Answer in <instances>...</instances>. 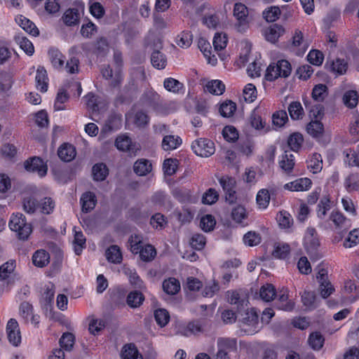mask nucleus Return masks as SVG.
I'll list each match as a JSON object with an SVG mask.
<instances>
[{"label":"nucleus","instance_id":"1","mask_svg":"<svg viewBox=\"0 0 359 359\" xmlns=\"http://www.w3.org/2000/svg\"><path fill=\"white\" fill-rule=\"evenodd\" d=\"M113 61L116 66L114 71L109 65L104 67L101 69L102 77L105 80H110L109 86L112 88H119L123 81V75L122 74V67L123 65L122 53L116 50L114 52Z\"/></svg>","mask_w":359,"mask_h":359},{"label":"nucleus","instance_id":"2","mask_svg":"<svg viewBox=\"0 0 359 359\" xmlns=\"http://www.w3.org/2000/svg\"><path fill=\"white\" fill-rule=\"evenodd\" d=\"M9 228L11 231L16 233L19 240H28L30 234L32 233V226L27 223L25 216L22 213H13L8 222Z\"/></svg>","mask_w":359,"mask_h":359},{"label":"nucleus","instance_id":"3","mask_svg":"<svg viewBox=\"0 0 359 359\" xmlns=\"http://www.w3.org/2000/svg\"><path fill=\"white\" fill-rule=\"evenodd\" d=\"M292 72V66L287 60H280L276 63H271L266 69L264 79L270 82L279 77L287 78Z\"/></svg>","mask_w":359,"mask_h":359},{"label":"nucleus","instance_id":"4","mask_svg":"<svg viewBox=\"0 0 359 359\" xmlns=\"http://www.w3.org/2000/svg\"><path fill=\"white\" fill-rule=\"evenodd\" d=\"M218 182L224 193L226 201L229 204L236 203L238 196L235 178L229 175H223L218 178Z\"/></svg>","mask_w":359,"mask_h":359},{"label":"nucleus","instance_id":"5","mask_svg":"<svg viewBox=\"0 0 359 359\" xmlns=\"http://www.w3.org/2000/svg\"><path fill=\"white\" fill-rule=\"evenodd\" d=\"M329 221L333 224L334 229L336 231L339 232V238L335 236L334 239V241L338 242L342 238V235L341 233L346 231L350 227V220L339 210H333L329 217Z\"/></svg>","mask_w":359,"mask_h":359},{"label":"nucleus","instance_id":"6","mask_svg":"<svg viewBox=\"0 0 359 359\" xmlns=\"http://www.w3.org/2000/svg\"><path fill=\"white\" fill-rule=\"evenodd\" d=\"M216 359H230V354L237 351L236 339L219 338L217 341Z\"/></svg>","mask_w":359,"mask_h":359},{"label":"nucleus","instance_id":"7","mask_svg":"<svg viewBox=\"0 0 359 359\" xmlns=\"http://www.w3.org/2000/svg\"><path fill=\"white\" fill-rule=\"evenodd\" d=\"M24 168L26 171L36 173L40 177H45L48 172L47 163L39 156L28 158L24 162Z\"/></svg>","mask_w":359,"mask_h":359},{"label":"nucleus","instance_id":"8","mask_svg":"<svg viewBox=\"0 0 359 359\" xmlns=\"http://www.w3.org/2000/svg\"><path fill=\"white\" fill-rule=\"evenodd\" d=\"M193 151L199 156L209 157L215 151L214 142L208 138H199L191 144Z\"/></svg>","mask_w":359,"mask_h":359},{"label":"nucleus","instance_id":"9","mask_svg":"<svg viewBox=\"0 0 359 359\" xmlns=\"http://www.w3.org/2000/svg\"><path fill=\"white\" fill-rule=\"evenodd\" d=\"M204 320L196 319L186 324L180 325L177 327V332L187 337L191 335H197L204 332Z\"/></svg>","mask_w":359,"mask_h":359},{"label":"nucleus","instance_id":"10","mask_svg":"<svg viewBox=\"0 0 359 359\" xmlns=\"http://www.w3.org/2000/svg\"><path fill=\"white\" fill-rule=\"evenodd\" d=\"M316 278L319 283V290L321 297L324 299L327 298L334 292V288L328 280L327 269L324 268L319 269Z\"/></svg>","mask_w":359,"mask_h":359},{"label":"nucleus","instance_id":"11","mask_svg":"<svg viewBox=\"0 0 359 359\" xmlns=\"http://www.w3.org/2000/svg\"><path fill=\"white\" fill-rule=\"evenodd\" d=\"M114 145L121 151L135 154L139 149L128 133L118 135L115 139Z\"/></svg>","mask_w":359,"mask_h":359},{"label":"nucleus","instance_id":"12","mask_svg":"<svg viewBox=\"0 0 359 359\" xmlns=\"http://www.w3.org/2000/svg\"><path fill=\"white\" fill-rule=\"evenodd\" d=\"M6 333L9 342L14 346L21 344V333L19 324L15 318H11L6 325Z\"/></svg>","mask_w":359,"mask_h":359},{"label":"nucleus","instance_id":"13","mask_svg":"<svg viewBox=\"0 0 359 359\" xmlns=\"http://www.w3.org/2000/svg\"><path fill=\"white\" fill-rule=\"evenodd\" d=\"M304 245L308 253H313L319 248L320 241L314 228L309 227L307 229L304 238Z\"/></svg>","mask_w":359,"mask_h":359},{"label":"nucleus","instance_id":"14","mask_svg":"<svg viewBox=\"0 0 359 359\" xmlns=\"http://www.w3.org/2000/svg\"><path fill=\"white\" fill-rule=\"evenodd\" d=\"M74 240L72 241L73 250L75 255L79 256L86 248V238L79 228H73Z\"/></svg>","mask_w":359,"mask_h":359},{"label":"nucleus","instance_id":"15","mask_svg":"<svg viewBox=\"0 0 359 359\" xmlns=\"http://www.w3.org/2000/svg\"><path fill=\"white\" fill-rule=\"evenodd\" d=\"M312 185V181L308 177H302L288 182L284 188L292 191H304L309 190Z\"/></svg>","mask_w":359,"mask_h":359},{"label":"nucleus","instance_id":"16","mask_svg":"<svg viewBox=\"0 0 359 359\" xmlns=\"http://www.w3.org/2000/svg\"><path fill=\"white\" fill-rule=\"evenodd\" d=\"M248 8L242 3H236L233 6V15L238 21V26H245L248 24Z\"/></svg>","mask_w":359,"mask_h":359},{"label":"nucleus","instance_id":"17","mask_svg":"<svg viewBox=\"0 0 359 359\" xmlns=\"http://www.w3.org/2000/svg\"><path fill=\"white\" fill-rule=\"evenodd\" d=\"M80 203L82 212L86 213L90 212L96 205L97 197L93 192L86 191L80 198Z\"/></svg>","mask_w":359,"mask_h":359},{"label":"nucleus","instance_id":"18","mask_svg":"<svg viewBox=\"0 0 359 359\" xmlns=\"http://www.w3.org/2000/svg\"><path fill=\"white\" fill-rule=\"evenodd\" d=\"M284 32L285 29L281 25L273 24L264 30L263 35L267 41L274 43Z\"/></svg>","mask_w":359,"mask_h":359},{"label":"nucleus","instance_id":"19","mask_svg":"<svg viewBox=\"0 0 359 359\" xmlns=\"http://www.w3.org/2000/svg\"><path fill=\"white\" fill-rule=\"evenodd\" d=\"M276 189L275 187H270L269 190L266 189H260L256 196L257 204L260 209H266L270 202L271 194L273 195L276 194Z\"/></svg>","mask_w":359,"mask_h":359},{"label":"nucleus","instance_id":"20","mask_svg":"<svg viewBox=\"0 0 359 359\" xmlns=\"http://www.w3.org/2000/svg\"><path fill=\"white\" fill-rule=\"evenodd\" d=\"M76 154V148L69 143H63L57 150L58 157L65 162L72 161Z\"/></svg>","mask_w":359,"mask_h":359},{"label":"nucleus","instance_id":"21","mask_svg":"<svg viewBox=\"0 0 359 359\" xmlns=\"http://www.w3.org/2000/svg\"><path fill=\"white\" fill-rule=\"evenodd\" d=\"M159 95L154 90L145 91L141 98L140 102L146 107L156 109L158 104Z\"/></svg>","mask_w":359,"mask_h":359},{"label":"nucleus","instance_id":"22","mask_svg":"<svg viewBox=\"0 0 359 359\" xmlns=\"http://www.w3.org/2000/svg\"><path fill=\"white\" fill-rule=\"evenodd\" d=\"M35 80L37 89L41 93H46L48 88V78L47 72L43 67H39L37 69Z\"/></svg>","mask_w":359,"mask_h":359},{"label":"nucleus","instance_id":"23","mask_svg":"<svg viewBox=\"0 0 359 359\" xmlns=\"http://www.w3.org/2000/svg\"><path fill=\"white\" fill-rule=\"evenodd\" d=\"M32 264L39 268H43L47 266L50 262V255L43 249L35 251L32 257Z\"/></svg>","mask_w":359,"mask_h":359},{"label":"nucleus","instance_id":"24","mask_svg":"<svg viewBox=\"0 0 359 359\" xmlns=\"http://www.w3.org/2000/svg\"><path fill=\"white\" fill-rule=\"evenodd\" d=\"M48 55L53 67L60 69L64 67L65 56L56 48H50Z\"/></svg>","mask_w":359,"mask_h":359},{"label":"nucleus","instance_id":"25","mask_svg":"<svg viewBox=\"0 0 359 359\" xmlns=\"http://www.w3.org/2000/svg\"><path fill=\"white\" fill-rule=\"evenodd\" d=\"M280 168L287 174H290L294 166V156L292 154H289L287 151L282 154L279 160Z\"/></svg>","mask_w":359,"mask_h":359},{"label":"nucleus","instance_id":"26","mask_svg":"<svg viewBox=\"0 0 359 359\" xmlns=\"http://www.w3.org/2000/svg\"><path fill=\"white\" fill-rule=\"evenodd\" d=\"M152 170V165L150 161L145 158L137 160L133 165V170L139 176H145Z\"/></svg>","mask_w":359,"mask_h":359},{"label":"nucleus","instance_id":"27","mask_svg":"<svg viewBox=\"0 0 359 359\" xmlns=\"http://www.w3.org/2000/svg\"><path fill=\"white\" fill-rule=\"evenodd\" d=\"M19 25L28 34L33 36H37L39 35V30L35 25V24L29 19L20 15L16 19Z\"/></svg>","mask_w":359,"mask_h":359},{"label":"nucleus","instance_id":"28","mask_svg":"<svg viewBox=\"0 0 359 359\" xmlns=\"http://www.w3.org/2000/svg\"><path fill=\"white\" fill-rule=\"evenodd\" d=\"M251 126L257 130H264L265 133L270 130L269 126H266V121L263 120L261 115L256 110H254L250 116Z\"/></svg>","mask_w":359,"mask_h":359},{"label":"nucleus","instance_id":"29","mask_svg":"<svg viewBox=\"0 0 359 359\" xmlns=\"http://www.w3.org/2000/svg\"><path fill=\"white\" fill-rule=\"evenodd\" d=\"M93 177L95 181H104L109 175V169L104 163H95L92 168Z\"/></svg>","mask_w":359,"mask_h":359},{"label":"nucleus","instance_id":"30","mask_svg":"<svg viewBox=\"0 0 359 359\" xmlns=\"http://www.w3.org/2000/svg\"><path fill=\"white\" fill-rule=\"evenodd\" d=\"M328 95V88L325 84L318 83L312 89L311 97L317 102H323Z\"/></svg>","mask_w":359,"mask_h":359},{"label":"nucleus","instance_id":"31","mask_svg":"<svg viewBox=\"0 0 359 359\" xmlns=\"http://www.w3.org/2000/svg\"><path fill=\"white\" fill-rule=\"evenodd\" d=\"M272 126L274 130L281 128L288 121L287 114L285 110H278L273 113L271 116Z\"/></svg>","mask_w":359,"mask_h":359},{"label":"nucleus","instance_id":"32","mask_svg":"<svg viewBox=\"0 0 359 359\" xmlns=\"http://www.w3.org/2000/svg\"><path fill=\"white\" fill-rule=\"evenodd\" d=\"M182 143V140L179 136L165 135L162 140V148L165 151L173 150L178 148Z\"/></svg>","mask_w":359,"mask_h":359},{"label":"nucleus","instance_id":"33","mask_svg":"<svg viewBox=\"0 0 359 359\" xmlns=\"http://www.w3.org/2000/svg\"><path fill=\"white\" fill-rule=\"evenodd\" d=\"M162 287L166 294L174 295L180 290V283L177 278L170 277L163 280Z\"/></svg>","mask_w":359,"mask_h":359},{"label":"nucleus","instance_id":"34","mask_svg":"<svg viewBox=\"0 0 359 359\" xmlns=\"http://www.w3.org/2000/svg\"><path fill=\"white\" fill-rule=\"evenodd\" d=\"M121 357L123 359H143L136 346L132 343L123 346Z\"/></svg>","mask_w":359,"mask_h":359},{"label":"nucleus","instance_id":"35","mask_svg":"<svg viewBox=\"0 0 359 359\" xmlns=\"http://www.w3.org/2000/svg\"><path fill=\"white\" fill-rule=\"evenodd\" d=\"M105 255L108 262L114 264H119L123 259L120 248L116 245L109 246L106 250Z\"/></svg>","mask_w":359,"mask_h":359},{"label":"nucleus","instance_id":"36","mask_svg":"<svg viewBox=\"0 0 359 359\" xmlns=\"http://www.w3.org/2000/svg\"><path fill=\"white\" fill-rule=\"evenodd\" d=\"M303 142L304 137L298 132L290 134L287 138V145L290 150L294 152H298L301 149Z\"/></svg>","mask_w":359,"mask_h":359},{"label":"nucleus","instance_id":"37","mask_svg":"<svg viewBox=\"0 0 359 359\" xmlns=\"http://www.w3.org/2000/svg\"><path fill=\"white\" fill-rule=\"evenodd\" d=\"M205 90L212 95H220L225 91V85L220 80H212L206 83Z\"/></svg>","mask_w":359,"mask_h":359},{"label":"nucleus","instance_id":"38","mask_svg":"<svg viewBox=\"0 0 359 359\" xmlns=\"http://www.w3.org/2000/svg\"><path fill=\"white\" fill-rule=\"evenodd\" d=\"M151 63L157 69H163L167 65V57L159 50H154L151 55Z\"/></svg>","mask_w":359,"mask_h":359},{"label":"nucleus","instance_id":"39","mask_svg":"<svg viewBox=\"0 0 359 359\" xmlns=\"http://www.w3.org/2000/svg\"><path fill=\"white\" fill-rule=\"evenodd\" d=\"M144 300V296L140 291L130 292L126 298V303L130 308H137L140 306Z\"/></svg>","mask_w":359,"mask_h":359},{"label":"nucleus","instance_id":"40","mask_svg":"<svg viewBox=\"0 0 359 359\" xmlns=\"http://www.w3.org/2000/svg\"><path fill=\"white\" fill-rule=\"evenodd\" d=\"M331 209V201L329 196H323L317 205V216L323 219L325 217L327 212Z\"/></svg>","mask_w":359,"mask_h":359},{"label":"nucleus","instance_id":"41","mask_svg":"<svg viewBox=\"0 0 359 359\" xmlns=\"http://www.w3.org/2000/svg\"><path fill=\"white\" fill-rule=\"evenodd\" d=\"M345 155L344 161L350 166L359 167V144L357 147L356 151L353 149L349 148L344 151Z\"/></svg>","mask_w":359,"mask_h":359},{"label":"nucleus","instance_id":"42","mask_svg":"<svg viewBox=\"0 0 359 359\" xmlns=\"http://www.w3.org/2000/svg\"><path fill=\"white\" fill-rule=\"evenodd\" d=\"M288 112L292 120L302 119L304 116V109L298 101L292 102L288 106Z\"/></svg>","mask_w":359,"mask_h":359},{"label":"nucleus","instance_id":"43","mask_svg":"<svg viewBox=\"0 0 359 359\" xmlns=\"http://www.w3.org/2000/svg\"><path fill=\"white\" fill-rule=\"evenodd\" d=\"M276 295V290L271 283H266L261 287L259 296L261 299L266 302L272 301Z\"/></svg>","mask_w":359,"mask_h":359},{"label":"nucleus","instance_id":"44","mask_svg":"<svg viewBox=\"0 0 359 359\" xmlns=\"http://www.w3.org/2000/svg\"><path fill=\"white\" fill-rule=\"evenodd\" d=\"M242 321L244 324L255 327L259 322V313L255 308H251L247 310L243 317Z\"/></svg>","mask_w":359,"mask_h":359},{"label":"nucleus","instance_id":"45","mask_svg":"<svg viewBox=\"0 0 359 359\" xmlns=\"http://www.w3.org/2000/svg\"><path fill=\"white\" fill-rule=\"evenodd\" d=\"M236 110V104L231 100H225L219 107V112L223 117L229 118L233 115Z\"/></svg>","mask_w":359,"mask_h":359},{"label":"nucleus","instance_id":"46","mask_svg":"<svg viewBox=\"0 0 359 359\" xmlns=\"http://www.w3.org/2000/svg\"><path fill=\"white\" fill-rule=\"evenodd\" d=\"M140 255V259L144 262L151 261L156 255V250L155 248L150 244L143 245L140 248V252H137Z\"/></svg>","mask_w":359,"mask_h":359},{"label":"nucleus","instance_id":"47","mask_svg":"<svg viewBox=\"0 0 359 359\" xmlns=\"http://www.w3.org/2000/svg\"><path fill=\"white\" fill-rule=\"evenodd\" d=\"M149 116L143 110L137 111L133 116V121L134 125L139 128H143L146 127L149 124Z\"/></svg>","mask_w":359,"mask_h":359},{"label":"nucleus","instance_id":"48","mask_svg":"<svg viewBox=\"0 0 359 359\" xmlns=\"http://www.w3.org/2000/svg\"><path fill=\"white\" fill-rule=\"evenodd\" d=\"M306 130L313 137H319L324 132V126L320 121H312L308 123Z\"/></svg>","mask_w":359,"mask_h":359},{"label":"nucleus","instance_id":"49","mask_svg":"<svg viewBox=\"0 0 359 359\" xmlns=\"http://www.w3.org/2000/svg\"><path fill=\"white\" fill-rule=\"evenodd\" d=\"M325 339L319 332H314L310 334L308 339L309 346L313 350H320L324 344Z\"/></svg>","mask_w":359,"mask_h":359},{"label":"nucleus","instance_id":"50","mask_svg":"<svg viewBox=\"0 0 359 359\" xmlns=\"http://www.w3.org/2000/svg\"><path fill=\"white\" fill-rule=\"evenodd\" d=\"M84 100L86 102V108L90 112L93 114L99 112L100 109L98 105V97L94 93H88L84 97Z\"/></svg>","mask_w":359,"mask_h":359},{"label":"nucleus","instance_id":"51","mask_svg":"<svg viewBox=\"0 0 359 359\" xmlns=\"http://www.w3.org/2000/svg\"><path fill=\"white\" fill-rule=\"evenodd\" d=\"M231 219L238 224H242L248 217V213L244 206L238 205L234 207L231 213Z\"/></svg>","mask_w":359,"mask_h":359},{"label":"nucleus","instance_id":"52","mask_svg":"<svg viewBox=\"0 0 359 359\" xmlns=\"http://www.w3.org/2000/svg\"><path fill=\"white\" fill-rule=\"evenodd\" d=\"M62 350L69 351L72 349L75 343V336L71 332H65L59 341Z\"/></svg>","mask_w":359,"mask_h":359},{"label":"nucleus","instance_id":"53","mask_svg":"<svg viewBox=\"0 0 359 359\" xmlns=\"http://www.w3.org/2000/svg\"><path fill=\"white\" fill-rule=\"evenodd\" d=\"M79 18L78 11L74 8L67 10L62 16L63 21L67 26L76 25L79 22Z\"/></svg>","mask_w":359,"mask_h":359},{"label":"nucleus","instance_id":"54","mask_svg":"<svg viewBox=\"0 0 359 359\" xmlns=\"http://www.w3.org/2000/svg\"><path fill=\"white\" fill-rule=\"evenodd\" d=\"M22 205L26 212L32 214L39 210V202L32 196H27L23 198Z\"/></svg>","mask_w":359,"mask_h":359},{"label":"nucleus","instance_id":"55","mask_svg":"<svg viewBox=\"0 0 359 359\" xmlns=\"http://www.w3.org/2000/svg\"><path fill=\"white\" fill-rule=\"evenodd\" d=\"M156 323L161 327H165L170 320V314L165 309H158L154 311Z\"/></svg>","mask_w":359,"mask_h":359},{"label":"nucleus","instance_id":"56","mask_svg":"<svg viewBox=\"0 0 359 359\" xmlns=\"http://www.w3.org/2000/svg\"><path fill=\"white\" fill-rule=\"evenodd\" d=\"M243 240L245 245L253 247L261 243L262 237L259 233L250 231L243 236Z\"/></svg>","mask_w":359,"mask_h":359},{"label":"nucleus","instance_id":"57","mask_svg":"<svg viewBox=\"0 0 359 359\" xmlns=\"http://www.w3.org/2000/svg\"><path fill=\"white\" fill-rule=\"evenodd\" d=\"M308 168H309L313 173H318L322 170L323 159L320 154L315 153L312 155L308 162Z\"/></svg>","mask_w":359,"mask_h":359},{"label":"nucleus","instance_id":"58","mask_svg":"<svg viewBox=\"0 0 359 359\" xmlns=\"http://www.w3.org/2000/svg\"><path fill=\"white\" fill-rule=\"evenodd\" d=\"M343 102L348 108H354L358 102V95L355 90H348L343 96Z\"/></svg>","mask_w":359,"mask_h":359},{"label":"nucleus","instance_id":"59","mask_svg":"<svg viewBox=\"0 0 359 359\" xmlns=\"http://www.w3.org/2000/svg\"><path fill=\"white\" fill-rule=\"evenodd\" d=\"M216 225V220L212 215H205L203 216L200 221L201 229L205 232L212 231Z\"/></svg>","mask_w":359,"mask_h":359},{"label":"nucleus","instance_id":"60","mask_svg":"<svg viewBox=\"0 0 359 359\" xmlns=\"http://www.w3.org/2000/svg\"><path fill=\"white\" fill-rule=\"evenodd\" d=\"M164 88L170 92L179 93L184 86L178 80L172 77L167 78L163 81Z\"/></svg>","mask_w":359,"mask_h":359},{"label":"nucleus","instance_id":"61","mask_svg":"<svg viewBox=\"0 0 359 359\" xmlns=\"http://www.w3.org/2000/svg\"><path fill=\"white\" fill-rule=\"evenodd\" d=\"M290 252V246L287 243L279 244L275 246L273 251V257L285 259L287 258Z\"/></svg>","mask_w":359,"mask_h":359},{"label":"nucleus","instance_id":"62","mask_svg":"<svg viewBox=\"0 0 359 359\" xmlns=\"http://www.w3.org/2000/svg\"><path fill=\"white\" fill-rule=\"evenodd\" d=\"M15 268V262L10 260L0 266V282L9 278Z\"/></svg>","mask_w":359,"mask_h":359},{"label":"nucleus","instance_id":"63","mask_svg":"<svg viewBox=\"0 0 359 359\" xmlns=\"http://www.w3.org/2000/svg\"><path fill=\"white\" fill-rule=\"evenodd\" d=\"M359 243V229H354L351 231L348 236L344 241L343 245L346 248H351Z\"/></svg>","mask_w":359,"mask_h":359},{"label":"nucleus","instance_id":"64","mask_svg":"<svg viewBox=\"0 0 359 359\" xmlns=\"http://www.w3.org/2000/svg\"><path fill=\"white\" fill-rule=\"evenodd\" d=\"M228 43V37L226 34L216 33L213 38V46L215 50L219 51L224 49Z\"/></svg>","mask_w":359,"mask_h":359}]
</instances>
